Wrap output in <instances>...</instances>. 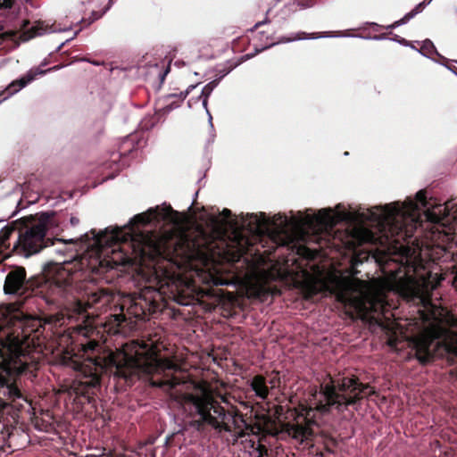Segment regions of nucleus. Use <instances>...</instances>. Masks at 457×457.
Masks as SVG:
<instances>
[{"label":"nucleus","mask_w":457,"mask_h":457,"mask_svg":"<svg viewBox=\"0 0 457 457\" xmlns=\"http://www.w3.org/2000/svg\"><path fill=\"white\" fill-rule=\"evenodd\" d=\"M92 237L85 234L82 241L90 250L79 260L63 262L56 266L48 280L46 303L50 305H63L69 312L81 316L85 320L89 317L88 309L100 310L108 305L113 295L107 288L98 287L92 280L87 279V273L101 276L119 266H131L137 262H148L155 270H168V266L181 268L192 261L204 257H219L236 262L240 260L245 247L237 242L236 248L225 240H211L204 232L195 236L181 233L175 237L148 238L137 249L129 241L130 234L122 229L105 228L99 233L90 231Z\"/></svg>","instance_id":"obj_1"},{"label":"nucleus","mask_w":457,"mask_h":457,"mask_svg":"<svg viewBox=\"0 0 457 457\" xmlns=\"http://www.w3.org/2000/svg\"><path fill=\"white\" fill-rule=\"evenodd\" d=\"M135 358L120 357L112 351L97 353L78 366L76 375L67 388L74 395L76 403L95 404L101 389L104 375H112L120 387L130 386L138 379H147L152 386L171 391L184 383L172 374L178 365L170 359L161 358L154 347L148 344L141 345Z\"/></svg>","instance_id":"obj_2"},{"label":"nucleus","mask_w":457,"mask_h":457,"mask_svg":"<svg viewBox=\"0 0 457 457\" xmlns=\"http://www.w3.org/2000/svg\"><path fill=\"white\" fill-rule=\"evenodd\" d=\"M375 394L370 384L361 382L356 376L330 378L328 383L320 385V391L314 390L312 403L299 405L296 423L292 426L295 436L307 438L312 436V427L318 425L317 414H328L332 410L344 412L349 407L357 410L364 397Z\"/></svg>","instance_id":"obj_3"},{"label":"nucleus","mask_w":457,"mask_h":457,"mask_svg":"<svg viewBox=\"0 0 457 457\" xmlns=\"http://www.w3.org/2000/svg\"><path fill=\"white\" fill-rule=\"evenodd\" d=\"M182 403L188 406L192 418L190 427L203 433L207 428L217 434H240L241 427L237 418L243 421V416L237 407L225 409L214 396L207 391L186 393L181 395Z\"/></svg>","instance_id":"obj_4"},{"label":"nucleus","mask_w":457,"mask_h":457,"mask_svg":"<svg viewBox=\"0 0 457 457\" xmlns=\"http://www.w3.org/2000/svg\"><path fill=\"white\" fill-rule=\"evenodd\" d=\"M15 225L17 226V240L12 250L25 257L53 245L56 240L47 237V231L58 226L54 212L25 216L16 220Z\"/></svg>","instance_id":"obj_5"},{"label":"nucleus","mask_w":457,"mask_h":457,"mask_svg":"<svg viewBox=\"0 0 457 457\" xmlns=\"http://www.w3.org/2000/svg\"><path fill=\"white\" fill-rule=\"evenodd\" d=\"M29 358L18 337L8 334L0 338V386H5L12 399L21 397L16 377L30 371L35 365L29 361Z\"/></svg>","instance_id":"obj_6"},{"label":"nucleus","mask_w":457,"mask_h":457,"mask_svg":"<svg viewBox=\"0 0 457 457\" xmlns=\"http://www.w3.org/2000/svg\"><path fill=\"white\" fill-rule=\"evenodd\" d=\"M331 294L336 300L342 303L345 313L352 320L362 315L366 312V304L359 294V287L354 280L348 278H338L335 280Z\"/></svg>","instance_id":"obj_7"},{"label":"nucleus","mask_w":457,"mask_h":457,"mask_svg":"<svg viewBox=\"0 0 457 457\" xmlns=\"http://www.w3.org/2000/svg\"><path fill=\"white\" fill-rule=\"evenodd\" d=\"M161 293L155 289L144 291L128 309V313L137 320H145L148 316L161 311Z\"/></svg>","instance_id":"obj_8"},{"label":"nucleus","mask_w":457,"mask_h":457,"mask_svg":"<svg viewBox=\"0 0 457 457\" xmlns=\"http://www.w3.org/2000/svg\"><path fill=\"white\" fill-rule=\"evenodd\" d=\"M374 210H369L367 214L361 213V219L378 222L381 225H388L390 227H395L399 230H403V224L397 225L399 219L404 216L403 208L398 203L386 204L384 206H376Z\"/></svg>","instance_id":"obj_9"},{"label":"nucleus","mask_w":457,"mask_h":457,"mask_svg":"<svg viewBox=\"0 0 457 457\" xmlns=\"http://www.w3.org/2000/svg\"><path fill=\"white\" fill-rule=\"evenodd\" d=\"M416 200L423 207L427 208L426 216L433 223H442L449 221L451 219H457V205L453 201H447L444 204H436L431 209L428 207L426 191L420 190L416 194Z\"/></svg>","instance_id":"obj_10"},{"label":"nucleus","mask_w":457,"mask_h":457,"mask_svg":"<svg viewBox=\"0 0 457 457\" xmlns=\"http://www.w3.org/2000/svg\"><path fill=\"white\" fill-rule=\"evenodd\" d=\"M165 220L174 224H179V212L174 211L170 206L160 210L159 207L151 208L146 212L139 213L134 216L132 222L135 225L145 226L153 221Z\"/></svg>","instance_id":"obj_11"},{"label":"nucleus","mask_w":457,"mask_h":457,"mask_svg":"<svg viewBox=\"0 0 457 457\" xmlns=\"http://www.w3.org/2000/svg\"><path fill=\"white\" fill-rule=\"evenodd\" d=\"M28 284L25 268L21 266L15 267L6 275L4 291L8 295L23 294Z\"/></svg>","instance_id":"obj_12"},{"label":"nucleus","mask_w":457,"mask_h":457,"mask_svg":"<svg viewBox=\"0 0 457 457\" xmlns=\"http://www.w3.org/2000/svg\"><path fill=\"white\" fill-rule=\"evenodd\" d=\"M411 343L415 351V357L420 364L427 365L434 360L435 354L431 350L434 339L430 336L419 335L412 339Z\"/></svg>","instance_id":"obj_13"},{"label":"nucleus","mask_w":457,"mask_h":457,"mask_svg":"<svg viewBox=\"0 0 457 457\" xmlns=\"http://www.w3.org/2000/svg\"><path fill=\"white\" fill-rule=\"evenodd\" d=\"M59 68L58 65L54 66L53 68L48 69L47 71L41 70L40 68L31 69L24 76L21 78L13 80L6 88L4 91L0 93V96L4 95L7 93V96L4 98H7L8 96L17 93L21 88L25 87L28 84L32 82L37 76L38 75H44L47 71H55Z\"/></svg>","instance_id":"obj_14"},{"label":"nucleus","mask_w":457,"mask_h":457,"mask_svg":"<svg viewBox=\"0 0 457 457\" xmlns=\"http://www.w3.org/2000/svg\"><path fill=\"white\" fill-rule=\"evenodd\" d=\"M247 215L250 218L249 225L253 223L254 225V229H259L267 225H273L278 233H284L288 227V220L285 215L278 214L274 217L273 220L267 219L263 212H261L260 216L253 213Z\"/></svg>","instance_id":"obj_15"},{"label":"nucleus","mask_w":457,"mask_h":457,"mask_svg":"<svg viewBox=\"0 0 457 457\" xmlns=\"http://www.w3.org/2000/svg\"><path fill=\"white\" fill-rule=\"evenodd\" d=\"M303 222L310 228L319 227L320 228L332 226L335 223V217L330 209H321L317 214L307 215Z\"/></svg>","instance_id":"obj_16"},{"label":"nucleus","mask_w":457,"mask_h":457,"mask_svg":"<svg viewBox=\"0 0 457 457\" xmlns=\"http://www.w3.org/2000/svg\"><path fill=\"white\" fill-rule=\"evenodd\" d=\"M250 386L258 398L262 400L268 398L270 390L267 385V379L263 375H255L250 382Z\"/></svg>","instance_id":"obj_17"},{"label":"nucleus","mask_w":457,"mask_h":457,"mask_svg":"<svg viewBox=\"0 0 457 457\" xmlns=\"http://www.w3.org/2000/svg\"><path fill=\"white\" fill-rule=\"evenodd\" d=\"M430 2H431V0H424L423 2L417 4L414 9H412L411 12L406 13L402 19L386 26V29H394L403 24L407 23L411 19L414 18L419 12H420L424 9V7L427 4H428Z\"/></svg>","instance_id":"obj_18"},{"label":"nucleus","mask_w":457,"mask_h":457,"mask_svg":"<svg viewBox=\"0 0 457 457\" xmlns=\"http://www.w3.org/2000/svg\"><path fill=\"white\" fill-rule=\"evenodd\" d=\"M416 43L420 46L419 52L421 53L423 55L430 58L433 57L434 55H439L436 46H434L433 42L430 39H425L421 43Z\"/></svg>","instance_id":"obj_19"},{"label":"nucleus","mask_w":457,"mask_h":457,"mask_svg":"<svg viewBox=\"0 0 457 457\" xmlns=\"http://www.w3.org/2000/svg\"><path fill=\"white\" fill-rule=\"evenodd\" d=\"M218 84H219V79H214L204 87L199 98H203V105L205 108L207 107L208 97L210 96L212 90L217 87Z\"/></svg>","instance_id":"obj_20"},{"label":"nucleus","mask_w":457,"mask_h":457,"mask_svg":"<svg viewBox=\"0 0 457 457\" xmlns=\"http://www.w3.org/2000/svg\"><path fill=\"white\" fill-rule=\"evenodd\" d=\"M110 318V322L118 328H124L126 326L125 323L128 320L126 314L123 312V308H120V312L119 313L111 314Z\"/></svg>","instance_id":"obj_21"},{"label":"nucleus","mask_w":457,"mask_h":457,"mask_svg":"<svg viewBox=\"0 0 457 457\" xmlns=\"http://www.w3.org/2000/svg\"><path fill=\"white\" fill-rule=\"evenodd\" d=\"M99 347H100L99 343L94 339H88V340H87L86 343L81 344L82 351L87 354H89L90 353H94L95 351Z\"/></svg>","instance_id":"obj_22"},{"label":"nucleus","mask_w":457,"mask_h":457,"mask_svg":"<svg viewBox=\"0 0 457 457\" xmlns=\"http://www.w3.org/2000/svg\"><path fill=\"white\" fill-rule=\"evenodd\" d=\"M272 377L267 381V384L269 383L271 388L279 386L280 384V378L279 373L277 371L271 372Z\"/></svg>","instance_id":"obj_23"},{"label":"nucleus","mask_w":457,"mask_h":457,"mask_svg":"<svg viewBox=\"0 0 457 457\" xmlns=\"http://www.w3.org/2000/svg\"><path fill=\"white\" fill-rule=\"evenodd\" d=\"M337 442L332 436L328 437L325 441V449L329 453H333L334 448L337 447Z\"/></svg>","instance_id":"obj_24"},{"label":"nucleus","mask_w":457,"mask_h":457,"mask_svg":"<svg viewBox=\"0 0 457 457\" xmlns=\"http://www.w3.org/2000/svg\"><path fill=\"white\" fill-rule=\"evenodd\" d=\"M7 322H8L7 312L4 308L0 307V331L4 328V327L7 324Z\"/></svg>","instance_id":"obj_25"},{"label":"nucleus","mask_w":457,"mask_h":457,"mask_svg":"<svg viewBox=\"0 0 457 457\" xmlns=\"http://www.w3.org/2000/svg\"><path fill=\"white\" fill-rule=\"evenodd\" d=\"M308 35L305 33V32H300L298 33L295 37L293 38H282L281 41L282 42H290L292 40H298V39H303V38H308Z\"/></svg>","instance_id":"obj_26"},{"label":"nucleus","mask_w":457,"mask_h":457,"mask_svg":"<svg viewBox=\"0 0 457 457\" xmlns=\"http://www.w3.org/2000/svg\"><path fill=\"white\" fill-rule=\"evenodd\" d=\"M196 87V85H190L185 92H181L179 95V98L180 101H183L187 96Z\"/></svg>","instance_id":"obj_27"},{"label":"nucleus","mask_w":457,"mask_h":457,"mask_svg":"<svg viewBox=\"0 0 457 457\" xmlns=\"http://www.w3.org/2000/svg\"><path fill=\"white\" fill-rule=\"evenodd\" d=\"M13 0H0V9H7L12 6Z\"/></svg>","instance_id":"obj_28"},{"label":"nucleus","mask_w":457,"mask_h":457,"mask_svg":"<svg viewBox=\"0 0 457 457\" xmlns=\"http://www.w3.org/2000/svg\"><path fill=\"white\" fill-rule=\"evenodd\" d=\"M394 36H395L394 40L397 41L401 45H403V46H411V42L406 40L405 38L400 37L398 35H394Z\"/></svg>","instance_id":"obj_29"},{"label":"nucleus","mask_w":457,"mask_h":457,"mask_svg":"<svg viewBox=\"0 0 457 457\" xmlns=\"http://www.w3.org/2000/svg\"><path fill=\"white\" fill-rule=\"evenodd\" d=\"M220 216L225 220L230 219L232 217V212L229 209L224 208L220 213Z\"/></svg>","instance_id":"obj_30"},{"label":"nucleus","mask_w":457,"mask_h":457,"mask_svg":"<svg viewBox=\"0 0 457 457\" xmlns=\"http://www.w3.org/2000/svg\"><path fill=\"white\" fill-rule=\"evenodd\" d=\"M258 455L256 457H264V455H267L268 454V450L267 448L262 445H259L258 446Z\"/></svg>","instance_id":"obj_31"},{"label":"nucleus","mask_w":457,"mask_h":457,"mask_svg":"<svg viewBox=\"0 0 457 457\" xmlns=\"http://www.w3.org/2000/svg\"><path fill=\"white\" fill-rule=\"evenodd\" d=\"M210 220L212 224H213L214 226H218L220 224V219L219 216H211Z\"/></svg>","instance_id":"obj_32"},{"label":"nucleus","mask_w":457,"mask_h":457,"mask_svg":"<svg viewBox=\"0 0 457 457\" xmlns=\"http://www.w3.org/2000/svg\"><path fill=\"white\" fill-rule=\"evenodd\" d=\"M89 330L93 331V327H90L89 328H87V326H86L84 328H79V333H82L86 337L88 336Z\"/></svg>","instance_id":"obj_33"},{"label":"nucleus","mask_w":457,"mask_h":457,"mask_svg":"<svg viewBox=\"0 0 457 457\" xmlns=\"http://www.w3.org/2000/svg\"><path fill=\"white\" fill-rule=\"evenodd\" d=\"M54 318H55V320H54V322H55V323L61 322V320H62V319H63V317L59 318V317L49 316V317H48V321H49V322L54 321Z\"/></svg>","instance_id":"obj_34"},{"label":"nucleus","mask_w":457,"mask_h":457,"mask_svg":"<svg viewBox=\"0 0 457 457\" xmlns=\"http://www.w3.org/2000/svg\"><path fill=\"white\" fill-rule=\"evenodd\" d=\"M170 71V67H168L162 73L160 74L161 81H163L167 73Z\"/></svg>","instance_id":"obj_35"},{"label":"nucleus","mask_w":457,"mask_h":457,"mask_svg":"<svg viewBox=\"0 0 457 457\" xmlns=\"http://www.w3.org/2000/svg\"><path fill=\"white\" fill-rule=\"evenodd\" d=\"M452 285H453V288L455 289V291L457 292V272L455 273V275L453 277Z\"/></svg>","instance_id":"obj_36"},{"label":"nucleus","mask_w":457,"mask_h":457,"mask_svg":"<svg viewBox=\"0 0 457 457\" xmlns=\"http://www.w3.org/2000/svg\"><path fill=\"white\" fill-rule=\"evenodd\" d=\"M417 207H418V206H417V204H416L415 202L411 201V202L409 203V207H408L409 209H411V210H414V209H416Z\"/></svg>","instance_id":"obj_37"},{"label":"nucleus","mask_w":457,"mask_h":457,"mask_svg":"<svg viewBox=\"0 0 457 457\" xmlns=\"http://www.w3.org/2000/svg\"><path fill=\"white\" fill-rule=\"evenodd\" d=\"M71 224H72V225H76V224H78V223H79V219H78V218H75V217H72V218L71 219Z\"/></svg>","instance_id":"obj_38"},{"label":"nucleus","mask_w":457,"mask_h":457,"mask_svg":"<svg viewBox=\"0 0 457 457\" xmlns=\"http://www.w3.org/2000/svg\"><path fill=\"white\" fill-rule=\"evenodd\" d=\"M179 297H181L180 295H179ZM177 302L180 304H187V303H184L182 300H180L179 298L177 299Z\"/></svg>","instance_id":"obj_39"},{"label":"nucleus","mask_w":457,"mask_h":457,"mask_svg":"<svg viewBox=\"0 0 457 457\" xmlns=\"http://www.w3.org/2000/svg\"><path fill=\"white\" fill-rule=\"evenodd\" d=\"M389 345L395 346V340H390L389 341Z\"/></svg>","instance_id":"obj_40"},{"label":"nucleus","mask_w":457,"mask_h":457,"mask_svg":"<svg viewBox=\"0 0 457 457\" xmlns=\"http://www.w3.org/2000/svg\"><path fill=\"white\" fill-rule=\"evenodd\" d=\"M263 22L262 21H259L255 24V28H258L260 27Z\"/></svg>","instance_id":"obj_41"},{"label":"nucleus","mask_w":457,"mask_h":457,"mask_svg":"<svg viewBox=\"0 0 457 457\" xmlns=\"http://www.w3.org/2000/svg\"><path fill=\"white\" fill-rule=\"evenodd\" d=\"M310 37H311V38H317V37H318V36H317V34L313 33V34H312V36H311Z\"/></svg>","instance_id":"obj_42"},{"label":"nucleus","mask_w":457,"mask_h":457,"mask_svg":"<svg viewBox=\"0 0 457 457\" xmlns=\"http://www.w3.org/2000/svg\"><path fill=\"white\" fill-rule=\"evenodd\" d=\"M386 37V34H382V35L380 36V37H381V38H385Z\"/></svg>","instance_id":"obj_43"},{"label":"nucleus","mask_w":457,"mask_h":457,"mask_svg":"<svg viewBox=\"0 0 457 457\" xmlns=\"http://www.w3.org/2000/svg\"><path fill=\"white\" fill-rule=\"evenodd\" d=\"M411 48H414L416 49L415 46H413V44L411 43V45L410 46Z\"/></svg>","instance_id":"obj_44"},{"label":"nucleus","mask_w":457,"mask_h":457,"mask_svg":"<svg viewBox=\"0 0 457 457\" xmlns=\"http://www.w3.org/2000/svg\"><path fill=\"white\" fill-rule=\"evenodd\" d=\"M403 210L406 209V206L402 207ZM403 213L405 214V211H403Z\"/></svg>","instance_id":"obj_45"},{"label":"nucleus","mask_w":457,"mask_h":457,"mask_svg":"<svg viewBox=\"0 0 457 457\" xmlns=\"http://www.w3.org/2000/svg\"><path fill=\"white\" fill-rule=\"evenodd\" d=\"M113 0H110L111 3H112Z\"/></svg>","instance_id":"obj_46"},{"label":"nucleus","mask_w":457,"mask_h":457,"mask_svg":"<svg viewBox=\"0 0 457 457\" xmlns=\"http://www.w3.org/2000/svg\"><path fill=\"white\" fill-rule=\"evenodd\" d=\"M456 14H457V10H456Z\"/></svg>","instance_id":"obj_47"}]
</instances>
